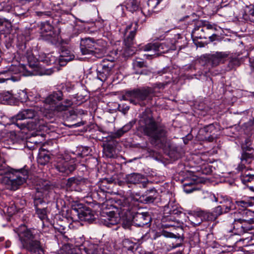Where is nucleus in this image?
<instances>
[{"instance_id":"f257e3e1","label":"nucleus","mask_w":254,"mask_h":254,"mask_svg":"<svg viewBox=\"0 0 254 254\" xmlns=\"http://www.w3.org/2000/svg\"><path fill=\"white\" fill-rule=\"evenodd\" d=\"M137 130L148 137L153 146L162 148L166 143L168 131L166 126L155 121L149 109H146L139 116Z\"/></svg>"},{"instance_id":"f03ea898","label":"nucleus","mask_w":254,"mask_h":254,"mask_svg":"<svg viewBox=\"0 0 254 254\" xmlns=\"http://www.w3.org/2000/svg\"><path fill=\"white\" fill-rule=\"evenodd\" d=\"M17 233L21 249L31 254H45L40 240V234L35 229L28 228L25 225H22L18 228Z\"/></svg>"},{"instance_id":"7ed1b4c3","label":"nucleus","mask_w":254,"mask_h":254,"mask_svg":"<svg viewBox=\"0 0 254 254\" xmlns=\"http://www.w3.org/2000/svg\"><path fill=\"white\" fill-rule=\"evenodd\" d=\"M27 172L12 169L0 168V176H4L3 182L8 189L15 190L22 185L27 178Z\"/></svg>"},{"instance_id":"20e7f679","label":"nucleus","mask_w":254,"mask_h":254,"mask_svg":"<svg viewBox=\"0 0 254 254\" xmlns=\"http://www.w3.org/2000/svg\"><path fill=\"white\" fill-rule=\"evenodd\" d=\"M151 93L152 89L149 87L134 89L126 91L122 98L133 105L144 106V101L149 98Z\"/></svg>"},{"instance_id":"39448f33","label":"nucleus","mask_w":254,"mask_h":254,"mask_svg":"<svg viewBox=\"0 0 254 254\" xmlns=\"http://www.w3.org/2000/svg\"><path fill=\"white\" fill-rule=\"evenodd\" d=\"M151 93L152 89L149 87L134 89L126 91L122 98L133 105L144 106V101L149 98Z\"/></svg>"},{"instance_id":"423d86ee","label":"nucleus","mask_w":254,"mask_h":254,"mask_svg":"<svg viewBox=\"0 0 254 254\" xmlns=\"http://www.w3.org/2000/svg\"><path fill=\"white\" fill-rule=\"evenodd\" d=\"M135 22L134 23H131L127 25L125 29L124 40L125 54L127 56L132 55L134 53V49L133 45L134 43V37L138 28V23Z\"/></svg>"},{"instance_id":"0eeeda50","label":"nucleus","mask_w":254,"mask_h":254,"mask_svg":"<svg viewBox=\"0 0 254 254\" xmlns=\"http://www.w3.org/2000/svg\"><path fill=\"white\" fill-rule=\"evenodd\" d=\"M63 96L60 91L53 92L43 101V105L40 107V110L46 111L47 113L59 112L58 102L63 99Z\"/></svg>"},{"instance_id":"6e6552de","label":"nucleus","mask_w":254,"mask_h":254,"mask_svg":"<svg viewBox=\"0 0 254 254\" xmlns=\"http://www.w3.org/2000/svg\"><path fill=\"white\" fill-rule=\"evenodd\" d=\"M56 169L60 172L68 175L76 169V164L73 159H70L68 155H60L56 161Z\"/></svg>"},{"instance_id":"1a4fd4ad","label":"nucleus","mask_w":254,"mask_h":254,"mask_svg":"<svg viewBox=\"0 0 254 254\" xmlns=\"http://www.w3.org/2000/svg\"><path fill=\"white\" fill-rule=\"evenodd\" d=\"M124 4L127 10L132 13H137L138 17L136 18L135 22L142 24L145 21L146 16L144 12L140 10V0H125Z\"/></svg>"},{"instance_id":"9d476101","label":"nucleus","mask_w":254,"mask_h":254,"mask_svg":"<svg viewBox=\"0 0 254 254\" xmlns=\"http://www.w3.org/2000/svg\"><path fill=\"white\" fill-rule=\"evenodd\" d=\"M224 213H225L224 211H223L220 205L215 207L212 212L199 210L193 213L192 212H189L190 215H196L200 218L201 220L204 221H214L219 216Z\"/></svg>"},{"instance_id":"9b49d317","label":"nucleus","mask_w":254,"mask_h":254,"mask_svg":"<svg viewBox=\"0 0 254 254\" xmlns=\"http://www.w3.org/2000/svg\"><path fill=\"white\" fill-rule=\"evenodd\" d=\"M36 114V112L32 109H24L19 112L16 116L12 117L11 122L19 128L22 129L26 127V125L19 122L25 119H33Z\"/></svg>"},{"instance_id":"f8f14e48","label":"nucleus","mask_w":254,"mask_h":254,"mask_svg":"<svg viewBox=\"0 0 254 254\" xmlns=\"http://www.w3.org/2000/svg\"><path fill=\"white\" fill-rule=\"evenodd\" d=\"M80 48L83 55H94L97 49V44L93 38H85L81 40Z\"/></svg>"},{"instance_id":"ddd939ff","label":"nucleus","mask_w":254,"mask_h":254,"mask_svg":"<svg viewBox=\"0 0 254 254\" xmlns=\"http://www.w3.org/2000/svg\"><path fill=\"white\" fill-rule=\"evenodd\" d=\"M101 69H97V78L101 81H105L111 74L112 70L115 66L114 61H110L106 59L102 61L101 64Z\"/></svg>"},{"instance_id":"4468645a","label":"nucleus","mask_w":254,"mask_h":254,"mask_svg":"<svg viewBox=\"0 0 254 254\" xmlns=\"http://www.w3.org/2000/svg\"><path fill=\"white\" fill-rule=\"evenodd\" d=\"M183 213L181 209L177 206L171 205L170 203H168L164 206L163 216L161 221L165 223L168 220H172V218H175L174 215L179 216Z\"/></svg>"},{"instance_id":"2eb2a0df","label":"nucleus","mask_w":254,"mask_h":254,"mask_svg":"<svg viewBox=\"0 0 254 254\" xmlns=\"http://www.w3.org/2000/svg\"><path fill=\"white\" fill-rule=\"evenodd\" d=\"M125 180L127 184L134 185L141 184L143 187H146L147 182V180L144 175L135 173L127 175Z\"/></svg>"},{"instance_id":"dca6fc26","label":"nucleus","mask_w":254,"mask_h":254,"mask_svg":"<svg viewBox=\"0 0 254 254\" xmlns=\"http://www.w3.org/2000/svg\"><path fill=\"white\" fill-rule=\"evenodd\" d=\"M151 218L148 212L137 213L132 218L134 224L138 227H143L150 223Z\"/></svg>"},{"instance_id":"f3484780","label":"nucleus","mask_w":254,"mask_h":254,"mask_svg":"<svg viewBox=\"0 0 254 254\" xmlns=\"http://www.w3.org/2000/svg\"><path fill=\"white\" fill-rule=\"evenodd\" d=\"M106 215V218L103 219V223L108 227H112L113 226L118 224L120 219L116 216V213L114 211H103L102 216H105Z\"/></svg>"},{"instance_id":"a211bd4d","label":"nucleus","mask_w":254,"mask_h":254,"mask_svg":"<svg viewBox=\"0 0 254 254\" xmlns=\"http://www.w3.org/2000/svg\"><path fill=\"white\" fill-rule=\"evenodd\" d=\"M241 162L237 167L239 171H242L246 168V165L251 164L254 160V154L251 152H242L240 157Z\"/></svg>"},{"instance_id":"6ab92c4d","label":"nucleus","mask_w":254,"mask_h":254,"mask_svg":"<svg viewBox=\"0 0 254 254\" xmlns=\"http://www.w3.org/2000/svg\"><path fill=\"white\" fill-rule=\"evenodd\" d=\"M235 216L242 221H254V213L248 209H239V211L234 213Z\"/></svg>"},{"instance_id":"aec40b11","label":"nucleus","mask_w":254,"mask_h":254,"mask_svg":"<svg viewBox=\"0 0 254 254\" xmlns=\"http://www.w3.org/2000/svg\"><path fill=\"white\" fill-rule=\"evenodd\" d=\"M201 27L197 28H195L192 34L197 39H206L209 38L211 41H214L217 36V35L214 33H207L206 31L201 30Z\"/></svg>"},{"instance_id":"412c9836","label":"nucleus","mask_w":254,"mask_h":254,"mask_svg":"<svg viewBox=\"0 0 254 254\" xmlns=\"http://www.w3.org/2000/svg\"><path fill=\"white\" fill-rule=\"evenodd\" d=\"M200 179L198 178H193L190 181H187L183 184L184 190L187 193L199 189L196 187V185L199 183Z\"/></svg>"},{"instance_id":"4be33fe9","label":"nucleus","mask_w":254,"mask_h":254,"mask_svg":"<svg viewBox=\"0 0 254 254\" xmlns=\"http://www.w3.org/2000/svg\"><path fill=\"white\" fill-rule=\"evenodd\" d=\"M87 180L81 177H74L68 178L66 185L68 188H75L85 184Z\"/></svg>"},{"instance_id":"5701e85b","label":"nucleus","mask_w":254,"mask_h":254,"mask_svg":"<svg viewBox=\"0 0 254 254\" xmlns=\"http://www.w3.org/2000/svg\"><path fill=\"white\" fill-rule=\"evenodd\" d=\"M228 56V54L225 52H216L211 56L209 61L212 66H216L220 64L223 59L227 57Z\"/></svg>"},{"instance_id":"b1692460","label":"nucleus","mask_w":254,"mask_h":254,"mask_svg":"<svg viewBox=\"0 0 254 254\" xmlns=\"http://www.w3.org/2000/svg\"><path fill=\"white\" fill-rule=\"evenodd\" d=\"M204 157V155H201V156H196V161L198 164H199V166L201 167L202 172L203 174L206 175L210 174L212 172V166L208 164L206 165V160L202 157Z\"/></svg>"},{"instance_id":"393cba45","label":"nucleus","mask_w":254,"mask_h":254,"mask_svg":"<svg viewBox=\"0 0 254 254\" xmlns=\"http://www.w3.org/2000/svg\"><path fill=\"white\" fill-rule=\"evenodd\" d=\"M220 203L221 204L220 207L224 213L229 212L231 210L234 209L235 207L232 199L228 197H223Z\"/></svg>"},{"instance_id":"a878e982","label":"nucleus","mask_w":254,"mask_h":254,"mask_svg":"<svg viewBox=\"0 0 254 254\" xmlns=\"http://www.w3.org/2000/svg\"><path fill=\"white\" fill-rule=\"evenodd\" d=\"M74 58L73 55L70 54L69 51L66 50L62 52L59 59V62L61 65H64L67 62L73 60Z\"/></svg>"},{"instance_id":"bb28decb","label":"nucleus","mask_w":254,"mask_h":254,"mask_svg":"<svg viewBox=\"0 0 254 254\" xmlns=\"http://www.w3.org/2000/svg\"><path fill=\"white\" fill-rule=\"evenodd\" d=\"M157 42L155 43H149L145 45L140 46V50L145 52H153L154 55H148L147 58L151 57L153 56H156L157 57Z\"/></svg>"},{"instance_id":"cd10ccee","label":"nucleus","mask_w":254,"mask_h":254,"mask_svg":"<svg viewBox=\"0 0 254 254\" xmlns=\"http://www.w3.org/2000/svg\"><path fill=\"white\" fill-rule=\"evenodd\" d=\"M241 180L243 184L248 186L249 189L254 191V187L249 185V183H254V175L245 174L241 176Z\"/></svg>"},{"instance_id":"c85d7f7f","label":"nucleus","mask_w":254,"mask_h":254,"mask_svg":"<svg viewBox=\"0 0 254 254\" xmlns=\"http://www.w3.org/2000/svg\"><path fill=\"white\" fill-rule=\"evenodd\" d=\"M170 49L171 47L169 43L166 42L162 43L157 42V56L167 53Z\"/></svg>"},{"instance_id":"c756f323","label":"nucleus","mask_w":254,"mask_h":254,"mask_svg":"<svg viewBox=\"0 0 254 254\" xmlns=\"http://www.w3.org/2000/svg\"><path fill=\"white\" fill-rule=\"evenodd\" d=\"M215 130V127L212 124L206 126L202 129V131L205 133V138H206L207 137V139L209 142L213 141L214 136L211 134L209 135V133H211Z\"/></svg>"},{"instance_id":"7c9ffc66","label":"nucleus","mask_w":254,"mask_h":254,"mask_svg":"<svg viewBox=\"0 0 254 254\" xmlns=\"http://www.w3.org/2000/svg\"><path fill=\"white\" fill-rule=\"evenodd\" d=\"M79 217L80 219L87 221H91L94 219V216L90 209L82 211L79 213Z\"/></svg>"},{"instance_id":"2f4dec72","label":"nucleus","mask_w":254,"mask_h":254,"mask_svg":"<svg viewBox=\"0 0 254 254\" xmlns=\"http://www.w3.org/2000/svg\"><path fill=\"white\" fill-rule=\"evenodd\" d=\"M235 233L238 235H242V220L236 217L232 224Z\"/></svg>"},{"instance_id":"473e14b6","label":"nucleus","mask_w":254,"mask_h":254,"mask_svg":"<svg viewBox=\"0 0 254 254\" xmlns=\"http://www.w3.org/2000/svg\"><path fill=\"white\" fill-rule=\"evenodd\" d=\"M242 234H243L254 229V220L253 221H242Z\"/></svg>"},{"instance_id":"72a5a7b5","label":"nucleus","mask_w":254,"mask_h":254,"mask_svg":"<svg viewBox=\"0 0 254 254\" xmlns=\"http://www.w3.org/2000/svg\"><path fill=\"white\" fill-rule=\"evenodd\" d=\"M123 247L124 251L133 252L134 249L135 244L128 239H124L123 242Z\"/></svg>"},{"instance_id":"f704fd0d","label":"nucleus","mask_w":254,"mask_h":254,"mask_svg":"<svg viewBox=\"0 0 254 254\" xmlns=\"http://www.w3.org/2000/svg\"><path fill=\"white\" fill-rule=\"evenodd\" d=\"M26 57L30 67L34 68L37 65V60L35 58L31 52L26 53Z\"/></svg>"},{"instance_id":"c9c22d12","label":"nucleus","mask_w":254,"mask_h":254,"mask_svg":"<svg viewBox=\"0 0 254 254\" xmlns=\"http://www.w3.org/2000/svg\"><path fill=\"white\" fill-rule=\"evenodd\" d=\"M42 36L45 40L51 41V42H55L58 39V34L54 30V29L49 32L46 33Z\"/></svg>"},{"instance_id":"e433bc0d","label":"nucleus","mask_w":254,"mask_h":254,"mask_svg":"<svg viewBox=\"0 0 254 254\" xmlns=\"http://www.w3.org/2000/svg\"><path fill=\"white\" fill-rule=\"evenodd\" d=\"M54 29L53 26L48 21L42 23L41 26L42 35L43 36Z\"/></svg>"},{"instance_id":"4c0bfd02","label":"nucleus","mask_w":254,"mask_h":254,"mask_svg":"<svg viewBox=\"0 0 254 254\" xmlns=\"http://www.w3.org/2000/svg\"><path fill=\"white\" fill-rule=\"evenodd\" d=\"M72 105V102L69 99H66L63 103H60L59 105V112L66 111L68 108L71 106Z\"/></svg>"},{"instance_id":"58836bf2","label":"nucleus","mask_w":254,"mask_h":254,"mask_svg":"<svg viewBox=\"0 0 254 254\" xmlns=\"http://www.w3.org/2000/svg\"><path fill=\"white\" fill-rule=\"evenodd\" d=\"M50 158L49 155L40 153L38 156L37 161L39 164L45 165L49 162Z\"/></svg>"},{"instance_id":"ea45409f","label":"nucleus","mask_w":254,"mask_h":254,"mask_svg":"<svg viewBox=\"0 0 254 254\" xmlns=\"http://www.w3.org/2000/svg\"><path fill=\"white\" fill-rule=\"evenodd\" d=\"M180 220L176 218H172V220H168L166 222L168 223L163 224L165 228L175 227L180 224Z\"/></svg>"},{"instance_id":"a19ab883","label":"nucleus","mask_w":254,"mask_h":254,"mask_svg":"<svg viewBox=\"0 0 254 254\" xmlns=\"http://www.w3.org/2000/svg\"><path fill=\"white\" fill-rule=\"evenodd\" d=\"M236 204L239 207H242V209H247V207L252 205L253 203L248 200H242L236 201Z\"/></svg>"},{"instance_id":"79ce46f5","label":"nucleus","mask_w":254,"mask_h":254,"mask_svg":"<svg viewBox=\"0 0 254 254\" xmlns=\"http://www.w3.org/2000/svg\"><path fill=\"white\" fill-rule=\"evenodd\" d=\"M36 213L38 217L42 220L45 219L47 217L46 208L40 209L36 208Z\"/></svg>"},{"instance_id":"37998d69","label":"nucleus","mask_w":254,"mask_h":254,"mask_svg":"<svg viewBox=\"0 0 254 254\" xmlns=\"http://www.w3.org/2000/svg\"><path fill=\"white\" fill-rule=\"evenodd\" d=\"M104 153L108 158L114 157L115 151L111 145H108L104 148Z\"/></svg>"},{"instance_id":"c03bdc74","label":"nucleus","mask_w":254,"mask_h":254,"mask_svg":"<svg viewBox=\"0 0 254 254\" xmlns=\"http://www.w3.org/2000/svg\"><path fill=\"white\" fill-rule=\"evenodd\" d=\"M154 192L153 195H145L142 196V199L141 201H143L145 203H150L154 202L156 198L155 194H156V192L152 191Z\"/></svg>"},{"instance_id":"a18cd8bd","label":"nucleus","mask_w":254,"mask_h":254,"mask_svg":"<svg viewBox=\"0 0 254 254\" xmlns=\"http://www.w3.org/2000/svg\"><path fill=\"white\" fill-rule=\"evenodd\" d=\"M98 248V245H92L89 248L86 250L85 252L87 254H99Z\"/></svg>"},{"instance_id":"49530a36","label":"nucleus","mask_w":254,"mask_h":254,"mask_svg":"<svg viewBox=\"0 0 254 254\" xmlns=\"http://www.w3.org/2000/svg\"><path fill=\"white\" fill-rule=\"evenodd\" d=\"M201 30L206 31V33H212L211 31H216V28L214 26V25L210 24H207L201 27Z\"/></svg>"},{"instance_id":"de8ad7c7","label":"nucleus","mask_w":254,"mask_h":254,"mask_svg":"<svg viewBox=\"0 0 254 254\" xmlns=\"http://www.w3.org/2000/svg\"><path fill=\"white\" fill-rule=\"evenodd\" d=\"M249 139L246 140V143L248 144ZM242 152H246L247 153L251 152L252 153L254 154V149L251 147H250L249 145H247V144L243 145L242 146Z\"/></svg>"},{"instance_id":"09e8293b","label":"nucleus","mask_w":254,"mask_h":254,"mask_svg":"<svg viewBox=\"0 0 254 254\" xmlns=\"http://www.w3.org/2000/svg\"><path fill=\"white\" fill-rule=\"evenodd\" d=\"M133 66L135 70L137 68H141L144 67H146V64L143 61H135L133 63Z\"/></svg>"},{"instance_id":"8fccbe9b","label":"nucleus","mask_w":254,"mask_h":254,"mask_svg":"<svg viewBox=\"0 0 254 254\" xmlns=\"http://www.w3.org/2000/svg\"><path fill=\"white\" fill-rule=\"evenodd\" d=\"M163 0H148V5L152 9H154Z\"/></svg>"},{"instance_id":"3c124183","label":"nucleus","mask_w":254,"mask_h":254,"mask_svg":"<svg viewBox=\"0 0 254 254\" xmlns=\"http://www.w3.org/2000/svg\"><path fill=\"white\" fill-rule=\"evenodd\" d=\"M18 97L21 102H26L28 99L27 93L24 90H22L19 93Z\"/></svg>"},{"instance_id":"603ef678","label":"nucleus","mask_w":254,"mask_h":254,"mask_svg":"<svg viewBox=\"0 0 254 254\" xmlns=\"http://www.w3.org/2000/svg\"><path fill=\"white\" fill-rule=\"evenodd\" d=\"M199 240L198 236L196 235H194L190 239L189 243L191 247H194L196 244L199 243Z\"/></svg>"},{"instance_id":"864d4df0","label":"nucleus","mask_w":254,"mask_h":254,"mask_svg":"<svg viewBox=\"0 0 254 254\" xmlns=\"http://www.w3.org/2000/svg\"><path fill=\"white\" fill-rule=\"evenodd\" d=\"M125 133L122 128L118 129L117 131L114 133V137L116 138H119L122 136Z\"/></svg>"},{"instance_id":"5fc2aeb1","label":"nucleus","mask_w":254,"mask_h":254,"mask_svg":"<svg viewBox=\"0 0 254 254\" xmlns=\"http://www.w3.org/2000/svg\"><path fill=\"white\" fill-rule=\"evenodd\" d=\"M132 127V124L131 123H129L126 125H125L123 127H122V129L124 131V132H127L128 130H129L131 127Z\"/></svg>"},{"instance_id":"6e6d98bb","label":"nucleus","mask_w":254,"mask_h":254,"mask_svg":"<svg viewBox=\"0 0 254 254\" xmlns=\"http://www.w3.org/2000/svg\"><path fill=\"white\" fill-rule=\"evenodd\" d=\"M179 241H180V242L177 243L175 244L173 243L172 247L173 248H176L179 247L181 246L182 245L183 240L182 239H180Z\"/></svg>"},{"instance_id":"4d7b16f0","label":"nucleus","mask_w":254,"mask_h":254,"mask_svg":"<svg viewBox=\"0 0 254 254\" xmlns=\"http://www.w3.org/2000/svg\"><path fill=\"white\" fill-rule=\"evenodd\" d=\"M6 20L4 19H2L0 18V26H1L3 25L4 22H5Z\"/></svg>"},{"instance_id":"13d9d810","label":"nucleus","mask_w":254,"mask_h":254,"mask_svg":"<svg viewBox=\"0 0 254 254\" xmlns=\"http://www.w3.org/2000/svg\"><path fill=\"white\" fill-rule=\"evenodd\" d=\"M135 73L136 74H144L142 70H141V71H135Z\"/></svg>"},{"instance_id":"bf43d9fd","label":"nucleus","mask_w":254,"mask_h":254,"mask_svg":"<svg viewBox=\"0 0 254 254\" xmlns=\"http://www.w3.org/2000/svg\"><path fill=\"white\" fill-rule=\"evenodd\" d=\"M238 63V61L237 60V59H233L231 62H230V63Z\"/></svg>"},{"instance_id":"052dcab7","label":"nucleus","mask_w":254,"mask_h":254,"mask_svg":"<svg viewBox=\"0 0 254 254\" xmlns=\"http://www.w3.org/2000/svg\"><path fill=\"white\" fill-rule=\"evenodd\" d=\"M129 109V108L128 107H127L126 108H125V109H123L122 110V112H123L124 113H125L126 111L127 110H128Z\"/></svg>"},{"instance_id":"680f3d73","label":"nucleus","mask_w":254,"mask_h":254,"mask_svg":"<svg viewBox=\"0 0 254 254\" xmlns=\"http://www.w3.org/2000/svg\"><path fill=\"white\" fill-rule=\"evenodd\" d=\"M81 124V123H78L77 124H75L73 125V126H75V127H79L80 126Z\"/></svg>"},{"instance_id":"e2e57ef3","label":"nucleus","mask_w":254,"mask_h":254,"mask_svg":"<svg viewBox=\"0 0 254 254\" xmlns=\"http://www.w3.org/2000/svg\"><path fill=\"white\" fill-rule=\"evenodd\" d=\"M52 60H50V64H51L52 62L54 63L55 62V57H52Z\"/></svg>"},{"instance_id":"0e129e2a","label":"nucleus","mask_w":254,"mask_h":254,"mask_svg":"<svg viewBox=\"0 0 254 254\" xmlns=\"http://www.w3.org/2000/svg\"><path fill=\"white\" fill-rule=\"evenodd\" d=\"M251 66L254 68V60L251 63Z\"/></svg>"},{"instance_id":"69168bd1","label":"nucleus","mask_w":254,"mask_h":254,"mask_svg":"<svg viewBox=\"0 0 254 254\" xmlns=\"http://www.w3.org/2000/svg\"><path fill=\"white\" fill-rule=\"evenodd\" d=\"M177 254H182V251H179V252L177 253Z\"/></svg>"},{"instance_id":"338daca9","label":"nucleus","mask_w":254,"mask_h":254,"mask_svg":"<svg viewBox=\"0 0 254 254\" xmlns=\"http://www.w3.org/2000/svg\"><path fill=\"white\" fill-rule=\"evenodd\" d=\"M45 74H51V72H46L45 73Z\"/></svg>"},{"instance_id":"774afa93","label":"nucleus","mask_w":254,"mask_h":254,"mask_svg":"<svg viewBox=\"0 0 254 254\" xmlns=\"http://www.w3.org/2000/svg\"><path fill=\"white\" fill-rule=\"evenodd\" d=\"M251 14H253L254 16V10H253V11L251 13Z\"/></svg>"}]
</instances>
